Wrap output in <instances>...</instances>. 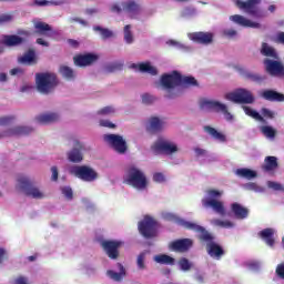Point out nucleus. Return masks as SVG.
<instances>
[{"instance_id":"nucleus-1","label":"nucleus","mask_w":284,"mask_h":284,"mask_svg":"<svg viewBox=\"0 0 284 284\" xmlns=\"http://www.w3.org/2000/svg\"><path fill=\"white\" fill-rule=\"evenodd\" d=\"M176 223L184 227V230H191L192 232H197V234H200L199 240L202 241V243H206V251L211 258H215L216 261H221V258H223L225 250H223V246L214 242V235L207 232L205 227L179 217H176Z\"/></svg>"},{"instance_id":"nucleus-2","label":"nucleus","mask_w":284,"mask_h":284,"mask_svg":"<svg viewBox=\"0 0 284 284\" xmlns=\"http://www.w3.org/2000/svg\"><path fill=\"white\" fill-rule=\"evenodd\" d=\"M160 83L164 90H174L182 85L183 88H199V81L192 75L182 77L179 71H173L172 73L162 74Z\"/></svg>"},{"instance_id":"nucleus-3","label":"nucleus","mask_w":284,"mask_h":284,"mask_svg":"<svg viewBox=\"0 0 284 284\" xmlns=\"http://www.w3.org/2000/svg\"><path fill=\"white\" fill-rule=\"evenodd\" d=\"M36 83L38 91L41 92V94H50V92L59 85V79L54 73H37Z\"/></svg>"},{"instance_id":"nucleus-4","label":"nucleus","mask_w":284,"mask_h":284,"mask_svg":"<svg viewBox=\"0 0 284 284\" xmlns=\"http://www.w3.org/2000/svg\"><path fill=\"white\" fill-rule=\"evenodd\" d=\"M124 183L131 185L135 190H145L148 187V178L143 171L136 166H130L126 171Z\"/></svg>"},{"instance_id":"nucleus-5","label":"nucleus","mask_w":284,"mask_h":284,"mask_svg":"<svg viewBox=\"0 0 284 284\" xmlns=\"http://www.w3.org/2000/svg\"><path fill=\"white\" fill-rule=\"evenodd\" d=\"M200 109L203 110L204 112H216L217 114L222 113L226 121L234 120V115L230 113V111L227 110V105L216 100H207V99L200 100Z\"/></svg>"},{"instance_id":"nucleus-6","label":"nucleus","mask_w":284,"mask_h":284,"mask_svg":"<svg viewBox=\"0 0 284 284\" xmlns=\"http://www.w3.org/2000/svg\"><path fill=\"white\" fill-rule=\"evenodd\" d=\"M138 230L144 239H156L159 235V222L152 216H144L143 221L139 222Z\"/></svg>"},{"instance_id":"nucleus-7","label":"nucleus","mask_w":284,"mask_h":284,"mask_svg":"<svg viewBox=\"0 0 284 284\" xmlns=\"http://www.w3.org/2000/svg\"><path fill=\"white\" fill-rule=\"evenodd\" d=\"M18 187L26 196H31V199H43L45 196L39 187L34 186V182L23 175L18 178Z\"/></svg>"},{"instance_id":"nucleus-8","label":"nucleus","mask_w":284,"mask_h":284,"mask_svg":"<svg viewBox=\"0 0 284 284\" xmlns=\"http://www.w3.org/2000/svg\"><path fill=\"white\" fill-rule=\"evenodd\" d=\"M261 0H235V6L236 8H239V10H243L244 12H246V14H250L255 19H263V17H265V14H263V11L258 9Z\"/></svg>"},{"instance_id":"nucleus-9","label":"nucleus","mask_w":284,"mask_h":284,"mask_svg":"<svg viewBox=\"0 0 284 284\" xmlns=\"http://www.w3.org/2000/svg\"><path fill=\"white\" fill-rule=\"evenodd\" d=\"M70 173L73 174V176H77V179H81V181H87L88 183H92V181L99 179V173L88 165L72 166Z\"/></svg>"},{"instance_id":"nucleus-10","label":"nucleus","mask_w":284,"mask_h":284,"mask_svg":"<svg viewBox=\"0 0 284 284\" xmlns=\"http://www.w3.org/2000/svg\"><path fill=\"white\" fill-rule=\"evenodd\" d=\"M265 72L270 77H277L278 79H284V64L278 59H268L263 60Z\"/></svg>"},{"instance_id":"nucleus-11","label":"nucleus","mask_w":284,"mask_h":284,"mask_svg":"<svg viewBox=\"0 0 284 284\" xmlns=\"http://www.w3.org/2000/svg\"><path fill=\"white\" fill-rule=\"evenodd\" d=\"M225 99L227 101H232L233 103H254V95L252 92L247 91V89H237L235 92L227 93Z\"/></svg>"},{"instance_id":"nucleus-12","label":"nucleus","mask_w":284,"mask_h":284,"mask_svg":"<svg viewBox=\"0 0 284 284\" xmlns=\"http://www.w3.org/2000/svg\"><path fill=\"white\" fill-rule=\"evenodd\" d=\"M105 143L113 148L118 154H125L128 152V142L119 134H105L103 136Z\"/></svg>"},{"instance_id":"nucleus-13","label":"nucleus","mask_w":284,"mask_h":284,"mask_svg":"<svg viewBox=\"0 0 284 284\" xmlns=\"http://www.w3.org/2000/svg\"><path fill=\"white\" fill-rule=\"evenodd\" d=\"M121 245H123V242L121 241L104 240L101 242L102 250L112 261H116V258H119V248Z\"/></svg>"},{"instance_id":"nucleus-14","label":"nucleus","mask_w":284,"mask_h":284,"mask_svg":"<svg viewBox=\"0 0 284 284\" xmlns=\"http://www.w3.org/2000/svg\"><path fill=\"white\" fill-rule=\"evenodd\" d=\"M152 151L155 154H174V152H179V146L168 140H158L152 145Z\"/></svg>"},{"instance_id":"nucleus-15","label":"nucleus","mask_w":284,"mask_h":284,"mask_svg":"<svg viewBox=\"0 0 284 284\" xmlns=\"http://www.w3.org/2000/svg\"><path fill=\"white\" fill-rule=\"evenodd\" d=\"M194 245V241L192 239H179L174 240L169 244V250L171 252H180L181 254L185 252H190Z\"/></svg>"},{"instance_id":"nucleus-16","label":"nucleus","mask_w":284,"mask_h":284,"mask_svg":"<svg viewBox=\"0 0 284 284\" xmlns=\"http://www.w3.org/2000/svg\"><path fill=\"white\" fill-rule=\"evenodd\" d=\"M73 61L79 68H88V65H92V63L99 61V55L94 53L79 54L73 58Z\"/></svg>"},{"instance_id":"nucleus-17","label":"nucleus","mask_w":284,"mask_h":284,"mask_svg":"<svg viewBox=\"0 0 284 284\" xmlns=\"http://www.w3.org/2000/svg\"><path fill=\"white\" fill-rule=\"evenodd\" d=\"M260 97L264 101H271V103H284V94L272 89L261 91Z\"/></svg>"},{"instance_id":"nucleus-18","label":"nucleus","mask_w":284,"mask_h":284,"mask_svg":"<svg viewBox=\"0 0 284 284\" xmlns=\"http://www.w3.org/2000/svg\"><path fill=\"white\" fill-rule=\"evenodd\" d=\"M33 28L36 30L37 34L43 36V37H57L59 32L52 30V27L43 21H36L33 23Z\"/></svg>"},{"instance_id":"nucleus-19","label":"nucleus","mask_w":284,"mask_h":284,"mask_svg":"<svg viewBox=\"0 0 284 284\" xmlns=\"http://www.w3.org/2000/svg\"><path fill=\"white\" fill-rule=\"evenodd\" d=\"M74 148L68 153V160L71 163H81L83 161V144L79 140H74Z\"/></svg>"},{"instance_id":"nucleus-20","label":"nucleus","mask_w":284,"mask_h":284,"mask_svg":"<svg viewBox=\"0 0 284 284\" xmlns=\"http://www.w3.org/2000/svg\"><path fill=\"white\" fill-rule=\"evenodd\" d=\"M191 41L201 43L202 45H210L214 41V33L212 32H193L190 34Z\"/></svg>"},{"instance_id":"nucleus-21","label":"nucleus","mask_w":284,"mask_h":284,"mask_svg":"<svg viewBox=\"0 0 284 284\" xmlns=\"http://www.w3.org/2000/svg\"><path fill=\"white\" fill-rule=\"evenodd\" d=\"M123 12H128L131 19L141 14V4L136 3L134 0H128L121 3Z\"/></svg>"},{"instance_id":"nucleus-22","label":"nucleus","mask_w":284,"mask_h":284,"mask_svg":"<svg viewBox=\"0 0 284 284\" xmlns=\"http://www.w3.org/2000/svg\"><path fill=\"white\" fill-rule=\"evenodd\" d=\"M165 128V121L159 119V116H151L146 126L148 132L151 134H159Z\"/></svg>"},{"instance_id":"nucleus-23","label":"nucleus","mask_w":284,"mask_h":284,"mask_svg":"<svg viewBox=\"0 0 284 284\" xmlns=\"http://www.w3.org/2000/svg\"><path fill=\"white\" fill-rule=\"evenodd\" d=\"M230 20L233 21V23H237V26H243V28H261V23L251 21L241 14L231 16Z\"/></svg>"},{"instance_id":"nucleus-24","label":"nucleus","mask_w":284,"mask_h":284,"mask_svg":"<svg viewBox=\"0 0 284 284\" xmlns=\"http://www.w3.org/2000/svg\"><path fill=\"white\" fill-rule=\"evenodd\" d=\"M202 205L203 207H212V210H214V212H216L217 214H225V206L221 201L214 199H203Z\"/></svg>"},{"instance_id":"nucleus-25","label":"nucleus","mask_w":284,"mask_h":284,"mask_svg":"<svg viewBox=\"0 0 284 284\" xmlns=\"http://www.w3.org/2000/svg\"><path fill=\"white\" fill-rule=\"evenodd\" d=\"M231 212H233L235 219L239 221H243L250 216V209L239 204V203H232L231 204Z\"/></svg>"},{"instance_id":"nucleus-26","label":"nucleus","mask_w":284,"mask_h":284,"mask_svg":"<svg viewBox=\"0 0 284 284\" xmlns=\"http://www.w3.org/2000/svg\"><path fill=\"white\" fill-rule=\"evenodd\" d=\"M2 43L3 45H7V48H17V45L26 43V39L17 34H4L2 36Z\"/></svg>"},{"instance_id":"nucleus-27","label":"nucleus","mask_w":284,"mask_h":284,"mask_svg":"<svg viewBox=\"0 0 284 284\" xmlns=\"http://www.w3.org/2000/svg\"><path fill=\"white\" fill-rule=\"evenodd\" d=\"M262 170L264 172H274L278 170V158L274 155H268L264 159V163L262 164Z\"/></svg>"},{"instance_id":"nucleus-28","label":"nucleus","mask_w":284,"mask_h":284,"mask_svg":"<svg viewBox=\"0 0 284 284\" xmlns=\"http://www.w3.org/2000/svg\"><path fill=\"white\" fill-rule=\"evenodd\" d=\"M36 121L41 125H48L49 123H57L59 121V114L57 113H44L36 116Z\"/></svg>"},{"instance_id":"nucleus-29","label":"nucleus","mask_w":284,"mask_h":284,"mask_svg":"<svg viewBox=\"0 0 284 284\" xmlns=\"http://www.w3.org/2000/svg\"><path fill=\"white\" fill-rule=\"evenodd\" d=\"M19 63L24 65H37V53L34 49H29L21 58H19Z\"/></svg>"},{"instance_id":"nucleus-30","label":"nucleus","mask_w":284,"mask_h":284,"mask_svg":"<svg viewBox=\"0 0 284 284\" xmlns=\"http://www.w3.org/2000/svg\"><path fill=\"white\" fill-rule=\"evenodd\" d=\"M203 130L204 132H207L209 135L212 136V139H214L215 141H220V143H225V141H227L225 134L219 132L215 128L211 125H205Z\"/></svg>"},{"instance_id":"nucleus-31","label":"nucleus","mask_w":284,"mask_h":284,"mask_svg":"<svg viewBox=\"0 0 284 284\" xmlns=\"http://www.w3.org/2000/svg\"><path fill=\"white\" fill-rule=\"evenodd\" d=\"M258 236L268 245V247H274V229H264L258 233Z\"/></svg>"},{"instance_id":"nucleus-32","label":"nucleus","mask_w":284,"mask_h":284,"mask_svg":"<svg viewBox=\"0 0 284 284\" xmlns=\"http://www.w3.org/2000/svg\"><path fill=\"white\" fill-rule=\"evenodd\" d=\"M239 70L242 74H244L246 79H248V81H253V83H263V81L267 79V77L265 75H261L258 73H252L243 68H239Z\"/></svg>"},{"instance_id":"nucleus-33","label":"nucleus","mask_w":284,"mask_h":284,"mask_svg":"<svg viewBox=\"0 0 284 284\" xmlns=\"http://www.w3.org/2000/svg\"><path fill=\"white\" fill-rule=\"evenodd\" d=\"M261 54L263 57H268V59H280L278 52L273 47H270L267 42L262 43Z\"/></svg>"},{"instance_id":"nucleus-34","label":"nucleus","mask_w":284,"mask_h":284,"mask_svg":"<svg viewBox=\"0 0 284 284\" xmlns=\"http://www.w3.org/2000/svg\"><path fill=\"white\" fill-rule=\"evenodd\" d=\"M131 68H134L135 70L136 68H139L140 72H148L149 74H152V77H156V74H159V71H156V68L150 65V63L148 62L140 63L139 65L133 63Z\"/></svg>"},{"instance_id":"nucleus-35","label":"nucleus","mask_w":284,"mask_h":284,"mask_svg":"<svg viewBox=\"0 0 284 284\" xmlns=\"http://www.w3.org/2000/svg\"><path fill=\"white\" fill-rule=\"evenodd\" d=\"M153 260L160 265H174L176 263V260L168 254L155 255Z\"/></svg>"},{"instance_id":"nucleus-36","label":"nucleus","mask_w":284,"mask_h":284,"mask_svg":"<svg viewBox=\"0 0 284 284\" xmlns=\"http://www.w3.org/2000/svg\"><path fill=\"white\" fill-rule=\"evenodd\" d=\"M235 174L241 179H247L248 181L252 179H256V171H253L252 169H237L235 171Z\"/></svg>"},{"instance_id":"nucleus-37","label":"nucleus","mask_w":284,"mask_h":284,"mask_svg":"<svg viewBox=\"0 0 284 284\" xmlns=\"http://www.w3.org/2000/svg\"><path fill=\"white\" fill-rule=\"evenodd\" d=\"M32 129L29 126H14L8 131L9 136H21V134H30Z\"/></svg>"},{"instance_id":"nucleus-38","label":"nucleus","mask_w":284,"mask_h":284,"mask_svg":"<svg viewBox=\"0 0 284 284\" xmlns=\"http://www.w3.org/2000/svg\"><path fill=\"white\" fill-rule=\"evenodd\" d=\"M120 267V272H114V271H108L106 274L112 278V281L120 282L123 280V276H125V267L122 266V264H118Z\"/></svg>"},{"instance_id":"nucleus-39","label":"nucleus","mask_w":284,"mask_h":284,"mask_svg":"<svg viewBox=\"0 0 284 284\" xmlns=\"http://www.w3.org/2000/svg\"><path fill=\"white\" fill-rule=\"evenodd\" d=\"M59 72L63 79H67V81H72V79H74V70L68 65H60Z\"/></svg>"},{"instance_id":"nucleus-40","label":"nucleus","mask_w":284,"mask_h":284,"mask_svg":"<svg viewBox=\"0 0 284 284\" xmlns=\"http://www.w3.org/2000/svg\"><path fill=\"white\" fill-rule=\"evenodd\" d=\"M94 32H99L102 39H112L114 37V32L108 28H103L101 26L93 27Z\"/></svg>"},{"instance_id":"nucleus-41","label":"nucleus","mask_w":284,"mask_h":284,"mask_svg":"<svg viewBox=\"0 0 284 284\" xmlns=\"http://www.w3.org/2000/svg\"><path fill=\"white\" fill-rule=\"evenodd\" d=\"M212 223L216 226V227H224L225 230H232V227H234V222L230 221V220H219L215 219L212 221Z\"/></svg>"},{"instance_id":"nucleus-42","label":"nucleus","mask_w":284,"mask_h":284,"mask_svg":"<svg viewBox=\"0 0 284 284\" xmlns=\"http://www.w3.org/2000/svg\"><path fill=\"white\" fill-rule=\"evenodd\" d=\"M243 110H244V112H245V114L247 115V116H252V119H255V121H265L262 116H261V114L257 112V111H254L252 108H250V106H243Z\"/></svg>"},{"instance_id":"nucleus-43","label":"nucleus","mask_w":284,"mask_h":284,"mask_svg":"<svg viewBox=\"0 0 284 284\" xmlns=\"http://www.w3.org/2000/svg\"><path fill=\"white\" fill-rule=\"evenodd\" d=\"M132 26L126 24L124 27V41L125 43H134V36L132 34Z\"/></svg>"},{"instance_id":"nucleus-44","label":"nucleus","mask_w":284,"mask_h":284,"mask_svg":"<svg viewBox=\"0 0 284 284\" xmlns=\"http://www.w3.org/2000/svg\"><path fill=\"white\" fill-rule=\"evenodd\" d=\"M179 266L182 272H190L192 270V262L186 257H182L179 261Z\"/></svg>"},{"instance_id":"nucleus-45","label":"nucleus","mask_w":284,"mask_h":284,"mask_svg":"<svg viewBox=\"0 0 284 284\" xmlns=\"http://www.w3.org/2000/svg\"><path fill=\"white\" fill-rule=\"evenodd\" d=\"M262 134L267 139H274L276 136V130L270 125L262 126Z\"/></svg>"},{"instance_id":"nucleus-46","label":"nucleus","mask_w":284,"mask_h":284,"mask_svg":"<svg viewBox=\"0 0 284 284\" xmlns=\"http://www.w3.org/2000/svg\"><path fill=\"white\" fill-rule=\"evenodd\" d=\"M245 190H248V192H265V189L263 186H260L255 182H248L244 185Z\"/></svg>"},{"instance_id":"nucleus-47","label":"nucleus","mask_w":284,"mask_h":284,"mask_svg":"<svg viewBox=\"0 0 284 284\" xmlns=\"http://www.w3.org/2000/svg\"><path fill=\"white\" fill-rule=\"evenodd\" d=\"M267 187H270V190H274L275 192H284L283 184H281L278 182L268 181L267 182Z\"/></svg>"},{"instance_id":"nucleus-48","label":"nucleus","mask_w":284,"mask_h":284,"mask_svg":"<svg viewBox=\"0 0 284 284\" xmlns=\"http://www.w3.org/2000/svg\"><path fill=\"white\" fill-rule=\"evenodd\" d=\"M119 70H123V64H121L119 62H114V63L108 64L105 67L106 72H116Z\"/></svg>"},{"instance_id":"nucleus-49","label":"nucleus","mask_w":284,"mask_h":284,"mask_svg":"<svg viewBox=\"0 0 284 284\" xmlns=\"http://www.w3.org/2000/svg\"><path fill=\"white\" fill-rule=\"evenodd\" d=\"M61 192L63 194V196H65V199H68V201H72L74 193L72 192V187L70 186H63L61 187Z\"/></svg>"},{"instance_id":"nucleus-50","label":"nucleus","mask_w":284,"mask_h":284,"mask_svg":"<svg viewBox=\"0 0 284 284\" xmlns=\"http://www.w3.org/2000/svg\"><path fill=\"white\" fill-rule=\"evenodd\" d=\"M136 265L139 270H145V252L138 255Z\"/></svg>"},{"instance_id":"nucleus-51","label":"nucleus","mask_w":284,"mask_h":284,"mask_svg":"<svg viewBox=\"0 0 284 284\" xmlns=\"http://www.w3.org/2000/svg\"><path fill=\"white\" fill-rule=\"evenodd\" d=\"M196 14V8L194 7H186L182 11V17H195Z\"/></svg>"},{"instance_id":"nucleus-52","label":"nucleus","mask_w":284,"mask_h":284,"mask_svg":"<svg viewBox=\"0 0 284 284\" xmlns=\"http://www.w3.org/2000/svg\"><path fill=\"white\" fill-rule=\"evenodd\" d=\"M206 194L210 199L216 200V199H221L223 193H221V191L219 190L210 189L206 191Z\"/></svg>"},{"instance_id":"nucleus-53","label":"nucleus","mask_w":284,"mask_h":284,"mask_svg":"<svg viewBox=\"0 0 284 284\" xmlns=\"http://www.w3.org/2000/svg\"><path fill=\"white\" fill-rule=\"evenodd\" d=\"M98 114H102L103 116H108V114H114V108L113 106H104L100 111H98Z\"/></svg>"},{"instance_id":"nucleus-54","label":"nucleus","mask_w":284,"mask_h":284,"mask_svg":"<svg viewBox=\"0 0 284 284\" xmlns=\"http://www.w3.org/2000/svg\"><path fill=\"white\" fill-rule=\"evenodd\" d=\"M154 101H155L154 95H150V93L142 94V102L143 103L150 104V103H154Z\"/></svg>"},{"instance_id":"nucleus-55","label":"nucleus","mask_w":284,"mask_h":284,"mask_svg":"<svg viewBox=\"0 0 284 284\" xmlns=\"http://www.w3.org/2000/svg\"><path fill=\"white\" fill-rule=\"evenodd\" d=\"M262 114H263V116H265V119H274V116H275L274 111H272L267 108L262 109Z\"/></svg>"},{"instance_id":"nucleus-56","label":"nucleus","mask_w":284,"mask_h":284,"mask_svg":"<svg viewBox=\"0 0 284 284\" xmlns=\"http://www.w3.org/2000/svg\"><path fill=\"white\" fill-rule=\"evenodd\" d=\"M100 125L102 128H109L111 130H114V128H116V124L110 122L109 120H100Z\"/></svg>"},{"instance_id":"nucleus-57","label":"nucleus","mask_w":284,"mask_h":284,"mask_svg":"<svg viewBox=\"0 0 284 284\" xmlns=\"http://www.w3.org/2000/svg\"><path fill=\"white\" fill-rule=\"evenodd\" d=\"M275 273L277 274L278 278H282L284 281V264H278Z\"/></svg>"},{"instance_id":"nucleus-58","label":"nucleus","mask_w":284,"mask_h":284,"mask_svg":"<svg viewBox=\"0 0 284 284\" xmlns=\"http://www.w3.org/2000/svg\"><path fill=\"white\" fill-rule=\"evenodd\" d=\"M153 181L155 183H163L165 181V175H163V173H155L153 174Z\"/></svg>"},{"instance_id":"nucleus-59","label":"nucleus","mask_w":284,"mask_h":284,"mask_svg":"<svg viewBox=\"0 0 284 284\" xmlns=\"http://www.w3.org/2000/svg\"><path fill=\"white\" fill-rule=\"evenodd\" d=\"M10 21H12V16H10V14H1L0 16V26L2 23H10Z\"/></svg>"},{"instance_id":"nucleus-60","label":"nucleus","mask_w":284,"mask_h":284,"mask_svg":"<svg viewBox=\"0 0 284 284\" xmlns=\"http://www.w3.org/2000/svg\"><path fill=\"white\" fill-rule=\"evenodd\" d=\"M51 172H52L51 181H59V169L57 166H52Z\"/></svg>"},{"instance_id":"nucleus-61","label":"nucleus","mask_w":284,"mask_h":284,"mask_svg":"<svg viewBox=\"0 0 284 284\" xmlns=\"http://www.w3.org/2000/svg\"><path fill=\"white\" fill-rule=\"evenodd\" d=\"M224 37H236V30L234 29H226L223 31Z\"/></svg>"},{"instance_id":"nucleus-62","label":"nucleus","mask_w":284,"mask_h":284,"mask_svg":"<svg viewBox=\"0 0 284 284\" xmlns=\"http://www.w3.org/2000/svg\"><path fill=\"white\" fill-rule=\"evenodd\" d=\"M276 42L282 43V45H284V32L283 31L277 33Z\"/></svg>"},{"instance_id":"nucleus-63","label":"nucleus","mask_w":284,"mask_h":284,"mask_svg":"<svg viewBox=\"0 0 284 284\" xmlns=\"http://www.w3.org/2000/svg\"><path fill=\"white\" fill-rule=\"evenodd\" d=\"M14 284H28V280L23 276H20L16 280Z\"/></svg>"},{"instance_id":"nucleus-64","label":"nucleus","mask_w":284,"mask_h":284,"mask_svg":"<svg viewBox=\"0 0 284 284\" xmlns=\"http://www.w3.org/2000/svg\"><path fill=\"white\" fill-rule=\"evenodd\" d=\"M68 43H69V45H71V48H79V41H77L74 39H69Z\"/></svg>"}]
</instances>
